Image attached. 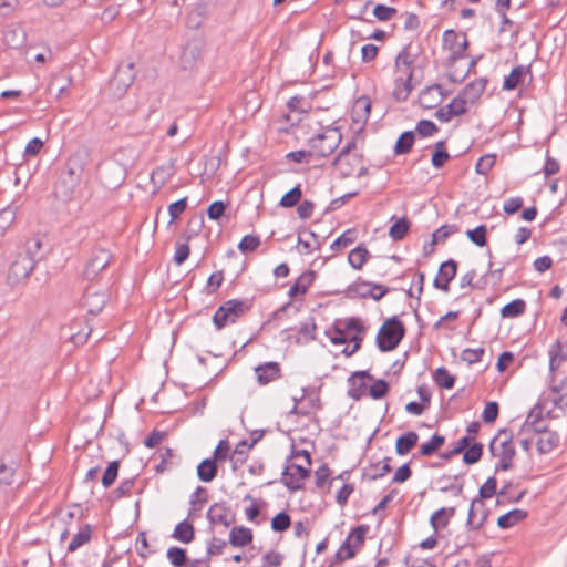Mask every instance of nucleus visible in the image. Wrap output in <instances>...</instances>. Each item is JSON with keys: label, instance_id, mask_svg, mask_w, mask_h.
Listing matches in <instances>:
<instances>
[{"label": "nucleus", "instance_id": "f257e3e1", "mask_svg": "<svg viewBox=\"0 0 567 567\" xmlns=\"http://www.w3.org/2000/svg\"><path fill=\"white\" fill-rule=\"evenodd\" d=\"M416 54L412 52V44H405L401 51L398 53L394 60L395 71L405 75L398 76L394 80V90L393 97L399 101H406L410 96L411 91L414 89L415 84H413V64L415 63Z\"/></svg>", "mask_w": 567, "mask_h": 567}, {"label": "nucleus", "instance_id": "f03ea898", "mask_svg": "<svg viewBox=\"0 0 567 567\" xmlns=\"http://www.w3.org/2000/svg\"><path fill=\"white\" fill-rule=\"evenodd\" d=\"M405 336V327L398 317H391L381 326L377 344L380 351L388 352L394 350Z\"/></svg>", "mask_w": 567, "mask_h": 567}, {"label": "nucleus", "instance_id": "7ed1b4c3", "mask_svg": "<svg viewBox=\"0 0 567 567\" xmlns=\"http://www.w3.org/2000/svg\"><path fill=\"white\" fill-rule=\"evenodd\" d=\"M489 451L493 456L499 457V462L495 466V473L508 471L513 467L515 447L512 443V435H508L506 430H501L498 435L491 442Z\"/></svg>", "mask_w": 567, "mask_h": 567}, {"label": "nucleus", "instance_id": "20e7f679", "mask_svg": "<svg viewBox=\"0 0 567 567\" xmlns=\"http://www.w3.org/2000/svg\"><path fill=\"white\" fill-rule=\"evenodd\" d=\"M341 137V133L338 128H327L324 132L315 135L309 140L312 156H329L340 144Z\"/></svg>", "mask_w": 567, "mask_h": 567}, {"label": "nucleus", "instance_id": "39448f33", "mask_svg": "<svg viewBox=\"0 0 567 567\" xmlns=\"http://www.w3.org/2000/svg\"><path fill=\"white\" fill-rule=\"evenodd\" d=\"M248 310L249 305L243 300H227L216 310L213 317V322L216 328L220 330L226 327L227 323H234Z\"/></svg>", "mask_w": 567, "mask_h": 567}, {"label": "nucleus", "instance_id": "423d86ee", "mask_svg": "<svg viewBox=\"0 0 567 567\" xmlns=\"http://www.w3.org/2000/svg\"><path fill=\"white\" fill-rule=\"evenodd\" d=\"M135 64L133 62L121 63L110 80L109 91L115 99L123 97L135 79Z\"/></svg>", "mask_w": 567, "mask_h": 567}, {"label": "nucleus", "instance_id": "0eeeda50", "mask_svg": "<svg viewBox=\"0 0 567 567\" xmlns=\"http://www.w3.org/2000/svg\"><path fill=\"white\" fill-rule=\"evenodd\" d=\"M35 265L32 257H25L17 251L7 274V284L14 287L29 278Z\"/></svg>", "mask_w": 567, "mask_h": 567}, {"label": "nucleus", "instance_id": "6e6552de", "mask_svg": "<svg viewBox=\"0 0 567 567\" xmlns=\"http://www.w3.org/2000/svg\"><path fill=\"white\" fill-rule=\"evenodd\" d=\"M112 259V255L104 248H94L89 259L85 262L83 269V278L86 280H93L97 275L106 268Z\"/></svg>", "mask_w": 567, "mask_h": 567}, {"label": "nucleus", "instance_id": "1a4fd4ad", "mask_svg": "<svg viewBox=\"0 0 567 567\" xmlns=\"http://www.w3.org/2000/svg\"><path fill=\"white\" fill-rule=\"evenodd\" d=\"M389 288L380 284H371L368 281H355L347 288V296L350 298H372L373 300H380L388 292Z\"/></svg>", "mask_w": 567, "mask_h": 567}, {"label": "nucleus", "instance_id": "9d476101", "mask_svg": "<svg viewBox=\"0 0 567 567\" xmlns=\"http://www.w3.org/2000/svg\"><path fill=\"white\" fill-rule=\"evenodd\" d=\"M109 299V293L105 289H97L89 287L83 293L80 306L87 310L91 315H97L102 311Z\"/></svg>", "mask_w": 567, "mask_h": 567}, {"label": "nucleus", "instance_id": "9b49d317", "mask_svg": "<svg viewBox=\"0 0 567 567\" xmlns=\"http://www.w3.org/2000/svg\"><path fill=\"white\" fill-rule=\"evenodd\" d=\"M99 174L107 187H117L125 179V168L115 161H109L99 168Z\"/></svg>", "mask_w": 567, "mask_h": 567}, {"label": "nucleus", "instance_id": "f8f14e48", "mask_svg": "<svg viewBox=\"0 0 567 567\" xmlns=\"http://www.w3.org/2000/svg\"><path fill=\"white\" fill-rule=\"evenodd\" d=\"M443 43L451 51V59L453 61L464 58V53L468 48L466 34H458L454 30H446L443 33Z\"/></svg>", "mask_w": 567, "mask_h": 567}, {"label": "nucleus", "instance_id": "ddd939ff", "mask_svg": "<svg viewBox=\"0 0 567 567\" xmlns=\"http://www.w3.org/2000/svg\"><path fill=\"white\" fill-rule=\"evenodd\" d=\"M206 517L212 525L220 524L226 528L233 525L236 520L235 514L226 502H218L210 505Z\"/></svg>", "mask_w": 567, "mask_h": 567}, {"label": "nucleus", "instance_id": "4468645a", "mask_svg": "<svg viewBox=\"0 0 567 567\" xmlns=\"http://www.w3.org/2000/svg\"><path fill=\"white\" fill-rule=\"evenodd\" d=\"M309 474L310 470L293 463L285 467L281 482L289 491L295 492L302 487L301 481Z\"/></svg>", "mask_w": 567, "mask_h": 567}, {"label": "nucleus", "instance_id": "2eb2a0df", "mask_svg": "<svg viewBox=\"0 0 567 567\" xmlns=\"http://www.w3.org/2000/svg\"><path fill=\"white\" fill-rule=\"evenodd\" d=\"M488 517V509L481 499H473L467 515L466 526L472 530H478L483 527Z\"/></svg>", "mask_w": 567, "mask_h": 567}, {"label": "nucleus", "instance_id": "dca6fc26", "mask_svg": "<svg viewBox=\"0 0 567 567\" xmlns=\"http://www.w3.org/2000/svg\"><path fill=\"white\" fill-rule=\"evenodd\" d=\"M456 272L457 262L455 260L449 259L447 261H444L440 266L439 274L433 281V286L439 290L447 292L450 290L449 284L455 278Z\"/></svg>", "mask_w": 567, "mask_h": 567}, {"label": "nucleus", "instance_id": "f3484780", "mask_svg": "<svg viewBox=\"0 0 567 567\" xmlns=\"http://www.w3.org/2000/svg\"><path fill=\"white\" fill-rule=\"evenodd\" d=\"M19 463L12 456L2 455L0 457V489L14 483Z\"/></svg>", "mask_w": 567, "mask_h": 567}, {"label": "nucleus", "instance_id": "a211bd4d", "mask_svg": "<svg viewBox=\"0 0 567 567\" xmlns=\"http://www.w3.org/2000/svg\"><path fill=\"white\" fill-rule=\"evenodd\" d=\"M487 85V79L486 78H480L477 80L472 81L468 83L458 94L457 96L461 97V100L464 101V105L466 106L467 103H475L481 95L484 93Z\"/></svg>", "mask_w": 567, "mask_h": 567}, {"label": "nucleus", "instance_id": "6ab92c4d", "mask_svg": "<svg viewBox=\"0 0 567 567\" xmlns=\"http://www.w3.org/2000/svg\"><path fill=\"white\" fill-rule=\"evenodd\" d=\"M467 112L466 106L464 105V101L461 97L455 96L449 104L444 107L439 109L434 116L440 122H449L453 116H460Z\"/></svg>", "mask_w": 567, "mask_h": 567}, {"label": "nucleus", "instance_id": "aec40b11", "mask_svg": "<svg viewBox=\"0 0 567 567\" xmlns=\"http://www.w3.org/2000/svg\"><path fill=\"white\" fill-rule=\"evenodd\" d=\"M535 433L539 434L536 445L540 454H547L558 446L560 440L556 432L549 431L545 426L537 427Z\"/></svg>", "mask_w": 567, "mask_h": 567}, {"label": "nucleus", "instance_id": "412c9836", "mask_svg": "<svg viewBox=\"0 0 567 567\" xmlns=\"http://www.w3.org/2000/svg\"><path fill=\"white\" fill-rule=\"evenodd\" d=\"M441 90L442 87L440 84H432L422 90L419 95L420 105L426 110L437 106L444 97Z\"/></svg>", "mask_w": 567, "mask_h": 567}, {"label": "nucleus", "instance_id": "4be33fe9", "mask_svg": "<svg viewBox=\"0 0 567 567\" xmlns=\"http://www.w3.org/2000/svg\"><path fill=\"white\" fill-rule=\"evenodd\" d=\"M257 381L266 385L281 377L280 364L278 362H266L255 368Z\"/></svg>", "mask_w": 567, "mask_h": 567}, {"label": "nucleus", "instance_id": "5701e85b", "mask_svg": "<svg viewBox=\"0 0 567 567\" xmlns=\"http://www.w3.org/2000/svg\"><path fill=\"white\" fill-rule=\"evenodd\" d=\"M371 112V100L367 95L358 97L352 106V120L355 123H367Z\"/></svg>", "mask_w": 567, "mask_h": 567}, {"label": "nucleus", "instance_id": "b1692460", "mask_svg": "<svg viewBox=\"0 0 567 567\" xmlns=\"http://www.w3.org/2000/svg\"><path fill=\"white\" fill-rule=\"evenodd\" d=\"M316 278V272L313 270H308L302 272L293 285H291L289 289V297L293 298L298 295H305L308 291V288L312 285Z\"/></svg>", "mask_w": 567, "mask_h": 567}, {"label": "nucleus", "instance_id": "393cba45", "mask_svg": "<svg viewBox=\"0 0 567 567\" xmlns=\"http://www.w3.org/2000/svg\"><path fill=\"white\" fill-rule=\"evenodd\" d=\"M252 532L244 526H235L229 533V544L234 547H245L252 542Z\"/></svg>", "mask_w": 567, "mask_h": 567}, {"label": "nucleus", "instance_id": "a878e982", "mask_svg": "<svg viewBox=\"0 0 567 567\" xmlns=\"http://www.w3.org/2000/svg\"><path fill=\"white\" fill-rule=\"evenodd\" d=\"M530 73V66L517 65L513 68L511 73L505 78L503 83V90L513 91L515 90L523 81L525 75Z\"/></svg>", "mask_w": 567, "mask_h": 567}, {"label": "nucleus", "instance_id": "bb28decb", "mask_svg": "<svg viewBox=\"0 0 567 567\" xmlns=\"http://www.w3.org/2000/svg\"><path fill=\"white\" fill-rule=\"evenodd\" d=\"M217 463L218 462L212 457L203 460L197 466L198 478L205 483L212 482L218 473Z\"/></svg>", "mask_w": 567, "mask_h": 567}, {"label": "nucleus", "instance_id": "cd10ccee", "mask_svg": "<svg viewBox=\"0 0 567 567\" xmlns=\"http://www.w3.org/2000/svg\"><path fill=\"white\" fill-rule=\"evenodd\" d=\"M419 441V434L414 431H409L396 439L395 452L398 455H406Z\"/></svg>", "mask_w": 567, "mask_h": 567}, {"label": "nucleus", "instance_id": "c85d7f7f", "mask_svg": "<svg viewBox=\"0 0 567 567\" xmlns=\"http://www.w3.org/2000/svg\"><path fill=\"white\" fill-rule=\"evenodd\" d=\"M527 517V512L524 509L515 508L501 515L497 519V526L502 529H507L524 520Z\"/></svg>", "mask_w": 567, "mask_h": 567}, {"label": "nucleus", "instance_id": "c756f323", "mask_svg": "<svg viewBox=\"0 0 567 567\" xmlns=\"http://www.w3.org/2000/svg\"><path fill=\"white\" fill-rule=\"evenodd\" d=\"M93 528L90 524H85L79 528V532L72 537L68 545V551L74 553L81 546L91 540Z\"/></svg>", "mask_w": 567, "mask_h": 567}, {"label": "nucleus", "instance_id": "7c9ffc66", "mask_svg": "<svg viewBox=\"0 0 567 567\" xmlns=\"http://www.w3.org/2000/svg\"><path fill=\"white\" fill-rule=\"evenodd\" d=\"M42 248V240L39 237L29 238L22 248L18 250L19 254L25 257H32L34 265L41 259L40 250Z\"/></svg>", "mask_w": 567, "mask_h": 567}, {"label": "nucleus", "instance_id": "2f4dec72", "mask_svg": "<svg viewBox=\"0 0 567 567\" xmlns=\"http://www.w3.org/2000/svg\"><path fill=\"white\" fill-rule=\"evenodd\" d=\"M369 258V250L363 245H359L349 252L348 262L353 269L359 270L363 267Z\"/></svg>", "mask_w": 567, "mask_h": 567}, {"label": "nucleus", "instance_id": "473e14b6", "mask_svg": "<svg viewBox=\"0 0 567 567\" xmlns=\"http://www.w3.org/2000/svg\"><path fill=\"white\" fill-rule=\"evenodd\" d=\"M368 530V525H358L348 535L346 542H349V545L351 546V549L354 551V554H357V551L363 546Z\"/></svg>", "mask_w": 567, "mask_h": 567}, {"label": "nucleus", "instance_id": "72a5a7b5", "mask_svg": "<svg viewBox=\"0 0 567 567\" xmlns=\"http://www.w3.org/2000/svg\"><path fill=\"white\" fill-rule=\"evenodd\" d=\"M542 421H543V408L539 404H537L528 413L526 421L522 427V431L532 430L533 432H536L537 427H545V425L542 424Z\"/></svg>", "mask_w": 567, "mask_h": 567}, {"label": "nucleus", "instance_id": "f704fd0d", "mask_svg": "<svg viewBox=\"0 0 567 567\" xmlns=\"http://www.w3.org/2000/svg\"><path fill=\"white\" fill-rule=\"evenodd\" d=\"M194 536H195L194 526L186 519L178 523L173 533V537L184 544L190 543L194 539Z\"/></svg>", "mask_w": 567, "mask_h": 567}, {"label": "nucleus", "instance_id": "c9c22d12", "mask_svg": "<svg viewBox=\"0 0 567 567\" xmlns=\"http://www.w3.org/2000/svg\"><path fill=\"white\" fill-rule=\"evenodd\" d=\"M415 140V134L413 131L403 132L396 143L394 145V153L396 155L406 154L411 151Z\"/></svg>", "mask_w": 567, "mask_h": 567}, {"label": "nucleus", "instance_id": "e433bc0d", "mask_svg": "<svg viewBox=\"0 0 567 567\" xmlns=\"http://www.w3.org/2000/svg\"><path fill=\"white\" fill-rule=\"evenodd\" d=\"M526 310V302L523 299H515L501 309L503 318H516Z\"/></svg>", "mask_w": 567, "mask_h": 567}, {"label": "nucleus", "instance_id": "4c0bfd02", "mask_svg": "<svg viewBox=\"0 0 567 567\" xmlns=\"http://www.w3.org/2000/svg\"><path fill=\"white\" fill-rule=\"evenodd\" d=\"M433 379L442 389H452L455 384V377L452 375L446 368L441 367L434 371Z\"/></svg>", "mask_w": 567, "mask_h": 567}, {"label": "nucleus", "instance_id": "58836bf2", "mask_svg": "<svg viewBox=\"0 0 567 567\" xmlns=\"http://www.w3.org/2000/svg\"><path fill=\"white\" fill-rule=\"evenodd\" d=\"M450 158V154L445 150V142L439 141L434 145V152L432 154L431 163L435 168H441L444 166L446 161Z\"/></svg>", "mask_w": 567, "mask_h": 567}, {"label": "nucleus", "instance_id": "ea45409f", "mask_svg": "<svg viewBox=\"0 0 567 567\" xmlns=\"http://www.w3.org/2000/svg\"><path fill=\"white\" fill-rule=\"evenodd\" d=\"M445 442V439L443 435H440L435 433L429 442L423 443L420 446V454L422 456H430L433 455Z\"/></svg>", "mask_w": 567, "mask_h": 567}, {"label": "nucleus", "instance_id": "a19ab883", "mask_svg": "<svg viewBox=\"0 0 567 567\" xmlns=\"http://www.w3.org/2000/svg\"><path fill=\"white\" fill-rule=\"evenodd\" d=\"M483 454V444L482 443H473L464 450L463 462L467 465H472L477 463Z\"/></svg>", "mask_w": 567, "mask_h": 567}, {"label": "nucleus", "instance_id": "79ce46f5", "mask_svg": "<svg viewBox=\"0 0 567 567\" xmlns=\"http://www.w3.org/2000/svg\"><path fill=\"white\" fill-rule=\"evenodd\" d=\"M301 197L302 190L298 184L281 197L279 205L285 208H291L300 202Z\"/></svg>", "mask_w": 567, "mask_h": 567}, {"label": "nucleus", "instance_id": "37998d69", "mask_svg": "<svg viewBox=\"0 0 567 567\" xmlns=\"http://www.w3.org/2000/svg\"><path fill=\"white\" fill-rule=\"evenodd\" d=\"M410 228V221L403 217L396 220L389 230V236L393 240H401L404 238Z\"/></svg>", "mask_w": 567, "mask_h": 567}, {"label": "nucleus", "instance_id": "c03bdc74", "mask_svg": "<svg viewBox=\"0 0 567 567\" xmlns=\"http://www.w3.org/2000/svg\"><path fill=\"white\" fill-rule=\"evenodd\" d=\"M487 228L485 225H480L474 229H468L466 236L468 239L478 247H484L487 244Z\"/></svg>", "mask_w": 567, "mask_h": 567}, {"label": "nucleus", "instance_id": "a18cd8bd", "mask_svg": "<svg viewBox=\"0 0 567 567\" xmlns=\"http://www.w3.org/2000/svg\"><path fill=\"white\" fill-rule=\"evenodd\" d=\"M355 230L348 229L331 244L330 248L332 250H340L347 248L355 241Z\"/></svg>", "mask_w": 567, "mask_h": 567}, {"label": "nucleus", "instance_id": "49530a36", "mask_svg": "<svg viewBox=\"0 0 567 567\" xmlns=\"http://www.w3.org/2000/svg\"><path fill=\"white\" fill-rule=\"evenodd\" d=\"M120 470V461H112L109 463L106 470L102 475V485L107 488L110 487L116 480Z\"/></svg>", "mask_w": 567, "mask_h": 567}, {"label": "nucleus", "instance_id": "de8ad7c7", "mask_svg": "<svg viewBox=\"0 0 567 567\" xmlns=\"http://www.w3.org/2000/svg\"><path fill=\"white\" fill-rule=\"evenodd\" d=\"M166 556L174 567H184L187 563L186 550L179 547H171Z\"/></svg>", "mask_w": 567, "mask_h": 567}, {"label": "nucleus", "instance_id": "09e8293b", "mask_svg": "<svg viewBox=\"0 0 567 567\" xmlns=\"http://www.w3.org/2000/svg\"><path fill=\"white\" fill-rule=\"evenodd\" d=\"M495 494H497V481L494 476H491L480 487L477 499H488L492 498Z\"/></svg>", "mask_w": 567, "mask_h": 567}, {"label": "nucleus", "instance_id": "8fccbe9b", "mask_svg": "<svg viewBox=\"0 0 567 567\" xmlns=\"http://www.w3.org/2000/svg\"><path fill=\"white\" fill-rule=\"evenodd\" d=\"M348 383H349L348 395L353 400H360L367 390L365 382L362 380H357V379L353 380L352 377H350L348 379Z\"/></svg>", "mask_w": 567, "mask_h": 567}, {"label": "nucleus", "instance_id": "3c124183", "mask_svg": "<svg viewBox=\"0 0 567 567\" xmlns=\"http://www.w3.org/2000/svg\"><path fill=\"white\" fill-rule=\"evenodd\" d=\"M291 525V518L289 514L286 512L278 513L272 519H271V528L274 532H286Z\"/></svg>", "mask_w": 567, "mask_h": 567}, {"label": "nucleus", "instance_id": "603ef678", "mask_svg": "<svg viewBox=\"0 0 567 567\" xmlns=\"http://www.w3.org/2000/svg\"><path fill=\"white\" fill-rule=\"evenodd\" d=\"M260 245V238L255 235H246L238 244V249L243 254L255 251Z\"/></svg>", "mask_w": 567, "mask_h": 567}, {"label": "nucleus", "instance_id": "864d4df0", "mask_svg": "<svg viewBox=\"0 0 567 567\" xmlns=\"http://www.w3.org/2000/svg\"><path fill=\"white\" fill-rule=\"evenodd\" d=\"M360 163V157L358 155H350V159H344L342 164H332L339 172L342 177H349L353 174L354 165Z\"/></svg>", "mask_w": 567, "mask_h": 567}, {"label": "nucleus", "instance_id": "5fc2aeb1", "mask_svg": "<svg viewBox=\"0 0 567 567\" xmlns=\"http://www.w3.org/2000/svg\"><path fill=\"white\" fill-rule=\"evenodd\" d=\"M389 392V384L385 380L379 379L377 380L369 390V395L374 400H380L386 395Z\"/></svg>", "mask_w": 567, "mask_h": 567}, {"label": "nucleus", "instance_id": "6e6d98bb", "mask_svg": "<svg viewBox=\"0 0 567 567\" xmlns=\"http://www.w3.org/2000/svg\"><path fill=\"white\" fill-rule=\"evenodd\" d=\"M16 219V209L6 207L0 212V236L11 226Z\"/></svg>", "mask_w": 567, "mask_h": 567}, {"label": "nucleus", "instance_id": "4d7b16f0", "mask_svg": "<svg viewBox=\"0 0 567 567\" xmlns=\"http://www.w3.org/2000/svg\"><path fill=\"white\" fill-rule=\"evenodd\" d=\"M415 131L422 137H429L439 132V127L430 120H421L417 122Z\"/></svg>", "mask_w": 567, "mask_h": 567}, {"label": "nucleus", "instance_id": "13d9d810", "mask_svg": "<svg viewBox=\"0 0 567 567\" xmlns=\"http://www.w3.org/2000/svg\"><path fill=\"white\" fill-rule=\"evenodd\" d=\"M495 161H496V157L494 154H486V155L480 157V159L477 161L476 166H475L476 173L486 175L491 171V168L494 166Z\"/></svg>", "mask_w": 567, "mask_h": 567}, {"label": "nucleus", "instance_id": "bf43d9fd", "mask_svg": "<svg viewBox=\"0 0 567 567\" xmlns=\"http://www.w3.org/2000/svg\"><path fill=\"white\" fill-rule=\"evenodd\" d=\"M499 406L495 401L487 402L483 413L482 419L485 423H493L498 417Z\"/></svg>", "mask_w": 567, "mask_h": 567}, {"label": "nucleus", "instance_id": "052dcab7", "mask_svg": "<svg viewBox=\"0 0 567 567\" xmlns=\"http://www.w3.org/2000/svg\"><path fill=\"white\" fill-rule=\"evenodd\" d=\"M187 208V197L181 198L168 206V214L171 216L169 224L177 219Z\"/></svg>", "mask_w": 567, "mask_h": 567}, {"label": "nucleus", "instance_id": "680f3d73", "mask_svg": "<svg viewBox=\"0 0 567 567\" xmlns=\"http://www.w3.org/2000/svg\"><path fill=\"white\" fill-rule=\"evenodd\" d=\"M456 227L453 225H443L436 229L432 235V244L443 243L449 236L456 231Z\"/></svg>", "mask_w": 567, "mask_h": 567}, {"label": "nucleus", "instance_id": "e2e57ef3", "mask_svg": "<svg viewBox=\"0 0 567 567\" xmlns=\"http://www.w3.org/2000/svg\"><path fill=\"white\" fill-rule=\"evenodd\" d=\"M227 543L224 539L213 537L208 543L206 558L210 560L213 556L220 555Z\"/></svg>", "mask_w": 567, "mask_h": 567}, {"label": "nucleus", "instance_id": "0e129e2a", "mask_svg": "<svg viewBox=\"0 0 567 567\" xmlns=\"http://www.w3.org/2000/svg\"><path fill=\"white\" fill-rule=\"evenodd\" d=\"M396 13V9L385 4H377L373 9L374 17L380 21H388Z\"/></svg>", "mask_w": 567, "mask_h": 567}, {"label": "nucleus", "instance_id": "69168bd1", "mask_svg": "<svg viewBox=\"0 0 567 567\" xmlns=\"http://www.w3.org/2000/svg\"><path fill=\"white\" fill-rule=\"evenodd\" d=\"M284 556L277 551H268L261 558L262 567H279L282 564Z\"/></svg>", "mask_w": 567, "mask_h": 567}, {"label": "nucleus", "instance_id": "338daca9", "mask_svg": "<svg viewBox=\"0 0 567 567\" xmlns=\"http://www.w3.org/2000/svg\"><path fill=\"white\" fill-rule=\"evenodd\" d=\"M484 352L483 348H467L462 352V360L466 361L468 364L477 363L482 360Z\"/></svg>", "mask_w": 567, "mask_h": 567}, {"label": "nucleus", "instance_id": "774afa93", "mask_svg": "<svg viewBox=\"0 0 567 567\" xmlns=\"http://www.w3.org/2000/svg\"><path fill=\"white\" fill-rule=\"evenodd\" d=\"M524 200L522 197H511L504 202L503 210L507 215L517 213L523 207Z\"/></svg>", "mask_w": 567, "mask_h": 567}]
</instances>
